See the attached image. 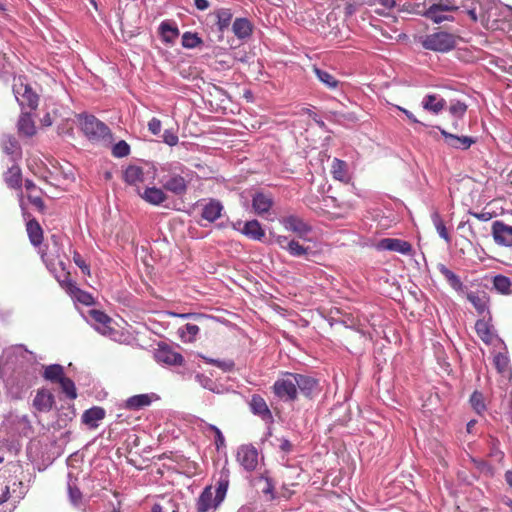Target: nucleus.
Here are the masks:
<instances>
[{
	"instance_id": "f257e3e1",
	"label": "nucleus",
	"mask_w": 512,
	"mask_h": 512,
	"mask_svg": "<svg viewBox=\"0 0 512 512\" xmlns=\"http://www.w3.org/2000/svg\"><path fill=\"white\" fill-rule=\"evenodd\" d=\"M318 390V381L308 375L285 372L274 382L272 391L274 395L284 401L297 400L298 394L311 398Z\"/></svg>"
},
{
	"instance_id": "f03ea898",
	"label": "nucleus",
	"mask_w": 512,
	"mask_h": 512,
	"mask_svg": "<svg viewBox=\"0 0 512 512\" xmlns=\"http://www.w3.org/2000/svg\"><path fill=\"white\" fill-rule=\"evenodd\" d=\"M164 170L166 173L163 174L159 180L163 189L176 196L185 195L193 179V172L183 166Z\"/></svg>"
},
{
	"instance_id": "7ed1b4c3",
	"label": "nucleus",
	"mask_w": 512,
	"mask_h": 512,
	"mask_svg": "<svg viewBox=\"0 0 512 512\" xmlns=\"http://www.w3.org/2000/svg\"><path fill=\"white\" fill-rule=\"evenodd\" d=\"M40 256L47 269L54 274L60 286L72 295L74 292L72 286L77 285L71 280L70 272L66 270L64 262L59 260L58 256L44 250H40Z\"/></svg>"
},
{
	"instance_id": "20e7f679",
	"label": "nucleus",
	"mask_w": 512,
	"mask_h": 512,
	"mask_svg": "<svg viewBox=\"0 0 512 512\" xmlns=\"http://www.w3.org/2000/svg\"><path fill=\"white\" fill-rule=\"evenodd\" d=\"M16 487L22 488V482L7 480L5 473L0 472V512H13L17 503L22 498V491H17Z\"/></svg>"
},
{
	"instance_id": "39448f33",
	"label": "nucleus",
	"mask_w": 512,
	"mask_h": 512,
	"mask_svg": "<svg viewBox=\"0 0 512 512\" xmlns=\"http://www.w3.org/2000/svg\"><path fill=\"white\" fill-rule=\"evenodd\" d=\"M459 40H461V38L458 35L445 31H437L422 38L421 44L423 48L427 50L446 53L453 50Z\"/></svg>"
},
{
	"instance_id": "423d86ee",
	"label": "nucleus",
	"mask_w": 512,
	"mask_h": 512,
	"mask_svg": "<svg viewBox=\"0 0 512 512\" xmlns=\"http://www.w3.org/2000/svg\"><path fill=\"white\" fill-rule=\"evenodd\" d=\"M80 127L85 136L94 142L110 141L112 138L109 127L94 115H81Z\"/></svg>"
},
{
	"instance_id": "0eeeda50",
	"label": "nucleus",
	"mask_w": 512,
	"mask_h": 512,
	"mask_svg": "<svg viewBox=\"0 0 512 512\" xmlns=\"http://www.w3.org/2000/svg\"><path fill=\"white\" fill-rule=\"evenodd\" d=\"M13 93L21 108L35 110L38 107L39 96L32 90L25 77L14 78Z\"/></svg>"
},
{
	"instance_id": "6e6552de",
	"label": "nucleus",
	"mask_w": 512,
	"mask_h": 512,
	"mask_svg": "<svg viewBox=\"0 0 512 512\" xmlns=\"http://www.w3.org/2000/svg\"><path fill=\"white\" fill-rule=\"evenodd\" d=\"M169 315L174 316V317H179L182 319L192 320L178 328L179 338L184 343H192L196 340V337L200 331L199 324H203V322L206 320V317L204 315L196 314V313L178 314V313H174V312H169Z\"/></svg>"
},
{
	"instance_id": "1a4fd4ad",
	"label": "nucleus",
	"mask_w": 512,
	"mask_h": 512,
	"mask_svg": "<svg viewBox=\"0 0 512 512\" xmlns=\"http://www.w3.org/2000/svg\"><path fill=\"white\" fill-rule=\"evenodd\" d=\"M491 235L497 246L512 248V225L496 220L491 224Z\"/></svg>"
},
{
	"instance_id": "9d476101",
	"label": "nucleus",
	"mask_w": 512,
	"mask_h": 512,
	"mask_svg": "<svg viewBox=\"0 0 512 512\" xmlns=\"http://www.w3.org/2000/svg\"><path fill=\"white\" fill-rule=\"evenodd\" d=\"M258 457V450L252 444L241 445L236 454L237 462L248 472H252L257 468Z\"/></svg>"
},
{
	"instance_id": "9b49d317",
	"label": "nucleus",
	"mask_w": 512,
	"mask_h": 512,
	"mask_svg": "<svg viewBox=\"0 0 512 512\" xmlns=\"http://www.w3.org/2000/svg\"><path fill=\"white\" fill-rule=\"evenodd\" d=\"M375 247L379 251H394L403 255H410L413 250L412 245L408 241L397 238H383Z\"/></svg>"
},
{
	"instance_id": "f8f14e48",
	"label": "nucleus",
	"mask_w": 512,
	"mask_h": 512,
	"mask_svg": "<svg viewBox=\"0 0 512 512\" xmlns=\"http://www.w3.org/2000/svg\"><path fill=\"white\" fill-rule=\"evenodd\" d=\"M458 9L455 5H449L444 3H437L431 5L426 12L424 13V16L428 19L432 20L435 23H441L443 21H452L453 17L445 15V12H451L456 11Z\"/></svg>"
},
{
	"instance_id": "ddd939ff",
	"label": "nucleus",
	"mask_w": 512,
	"mask_h": 512,
	"mask_svg": "<svg viewBox=\"0 0 512 512\" xmlns=\"http://www.w3.org/2000/svg\"><path fill=\"white\" fill-rule=\"evenodd\" d=\"M154 357L158 363L167 365H181L184 361L183 356L167 344H160Z\"/></svg>"
},
{
	"instance_id": "4468645a",
	"label": "nucleus",
	"mask_w": 512,
	"mask_h": 512,
	"mask_svg": "<svg viewBox=\"0 0 512 512\" xmlns=\"http://www.w3.org/2000/svg\"><path fill=\"white\" fill-rule=\"evenodd\" d=\"M89 316L94 321L95 329L102 335H111L114 332L112 318L101 310L91 309Z\"/></svg>"
},
{
	"instance_id": "2eb2a0df",
	"label": "nucleus",
	"mask_w": 512,
	"mask_h": 512,
	"mask_svg": "<svg viewBox=\"0 0 512 512\" xmlns=\"http://www.w3.org/2000/svg\"><path fill=\"white\" fill-rule=\"evenodd\" d=\"M273 205L274 200L271 194L256 192L252 197V208L254 213L258 216L263 217L265 214L269 213Z\"/></svg>"
},
{
	"instance_id": "dca6fc26",
	"label": "nucleus",
	"mask_w": 512,
	"mask_h": 512,
	"mask_svg": "<svg viewBox=\"0 0 512 512\" xmlns=\"http://www.w3.org/2000/svg\"><path fill=\"white\" fill-rule=\"evenodd\" d=\"M158 400L155 393L138 394L129 397L125 401V408L132 411H138L152 404L153 401Z\"/></svg>"
},
{
	"instance_id": "f3484780",
	"label": "nucleus",
	"mask_w": 512,
	"mask_h": 512,
	"mask_svg": "<svg viewBox=\"0 0 512 512\" xmlns=\"http://www.w3.org/2000/svg\"><path fill=\"white\" fill-rule=\"evenodd\" d=\"M468 105L460 100H451L448 106L449 114L454 118L452 127L459 131L462 128V121L467 112Z\"/></svg>"
},
{
	"instance_id": "a211bd4d",
	"label": "nucleus",
	"mask_w": 512,
	"mask_h": 512,
	"mask_svg": "<svg viewBox=\"0 0 512 512\" xmlns=\"http://www.w3.org/2000/svg\"><path fill=\"white\" fill-rule=\"evenodd\" d=\"M220 504L217 503V497H213L212 487L207 486L197 499L196 509L197 512H208L211 509H217Z\"/></svg>"
},
{
	"instance_id": "6ab92c4d",
	"label": "nucleus",
	"mask_w": 512,
	"mask_h": 512,
	"mask_svg": "<svg viewBox=\"0 0 512 512\" xmlns=\"http://www.w3.org/2000/svg\"><path fill=\"white\" fill-rule=\"evenodd\" d=\"M54 404V395L47 389L38 390L33 399V407L39 412H49Z\"/></svg>"
},
{
	"instance_id": "aec40b11",
	"label": "nucleus",
	"mask_w": 512,
	"mask_h": 512,
	"mask_svg": "<svg viewBox=\"0 0 512 512\" xmlns=\"http://www.w3.org/2000/svg\"><path fill=\"white\" fill-rule=\"evenodd\" d=\"M249 405H250L251 411L255 415L260 416L265 421H272V419H273L272 413H271L265 399L262 396H260L258 394L253 395L251 397Z\"/></svg>"
},
{
	"instance_id": "412c9836",
	"label": "nucleus",
	"mask_w": 512,
	"mask_h": 512,
	"mask_svg": "<svg viewBox=\"0 0 512 512\" xmlns=\"http://www.w3.org/2000/svg\"><path fill=\"white\" fill-rule=\"evenodd\" d=\"M281 223L283 224L285 229L295 232L299 236H303L311 230L309 225H307L302 218L295 215L284 217L281 220Z\"/></svg>"
},
{
	"instance_id": "4be33fe9",
	"label": "nucleus",
	"mask_w": 512,
	"mask_h": 512,
	"mask_svg": "<svg viewBox=\"0 0 512 512\" xmlns=\"http://www.w3.org/2000/svg\"><path fill=\"white\" fill-rule=\"evenodd\" d=\"M442 136L445 138L446 143L457 149L466 150L471 147L475 140L468 136H457L451 133H448L446 130L439 128Z\"/></svg>"
},
{
	"instance_id": "5701e85b",
	"label": "nucleus",
	"mask_w": 512,
	"mask_h": 512,
	"mask_svg": "<svg viewBox=\"0 0 512 512\" xmlns=\"http://www.w3.org/2000/svg\"><path fill=\"white\" fill-rule=\"evenodd\" d=\"M446 106V100L438 94H428L422 100L424 110L438 115Z\"/></svg>"
},
{
	"instance_id": "b1692460",
	"label": "nucleus",
	"mask_w": 512,
	"mask_h": 512,
	"mask_svg": "<svg viewBox=\"0 0 512 512\" xmlns=\"http://www.w3.org/2000/svg\"><path fill=\"white\" fill-rule=\"evenodd\" d=\"M223 210V206L220 203V201L215 199H210L209 202H207L201 212L202 219L212 223L216 221L218 218L221 217Z\"/></svg>"
},
{
	"instance_id": "393cba45",
	"label": "nucleus",
	"mask_w": 512,
	"mask_h": 512,
	"mask_svg": "<svg viewBox=\"0 0 512 512\" xmlns=\"http://www.w3.org/2000/svg\"><path fill=\"white\" fill-rule=\"evenodd\" d=\"M466 297L478 314L481 315L488 312L489 297L485 292H469Z\"/></svg>"
},
{
	"instance_id": "a878e982",
	"label": "nucleus",
	"mask_w": 512,
	"mask_h": 512,
	"mask_svg": "<svg viewBox=\"0 0 512 512\" xmlns=\"http://www.w3.org/2000/svg\"><path fill=\"white\" fill-rule=\"evenodd\" d=\"M4 181L11 189L20 190L22 187V172L17 164H13L4 173Z\"/></svg>"
},
{
	"instance_id": "bb28decb",
	"label": "nucleus",
	"mask_w": 512,
	"mask_h": 512,
	"mask_svg": "<svg viewBox=\"0 0 512 512\" xmlns=\"http://www.w3.org/2000/svg\"><path fill=\"white\" fill-rule=\"evenodd\" d=\"M141 197L148 203L159 206L167 201L168 195L164 192L163 187H148L145 189Z\"/></svg>"
},
{
	"instance_id": "cd10ccee",
	"label": "nucleus",
	"mask_w": 512,
	"mask_h": 512,
	"mask_svg": "<svg viewBox=\"0 0 512 512\" xmlns=\"http://www.w3.org/2000/svg\"><path fill=\"white\" fill-rule=\"evenodd\" d=\"M26 231L31 244L39 247L43 242V229L39 222L33 218L26 223Z\"/></svg>"
},
{
	"instance_id": "c85d7f7f",
	"label": "nucleus",
	"mask_w": 512,
	"mask_h": 512,
	"mask_svg": "<svg viewBox=\"0 0 512 512\" xmlns=\"http://www.w3.org/2000/svg\"><path fill=\"white\" fill-rule=\"evenodd\" d=\"M241 233L246 237L256 241H262L265 236V231L262 228L260 222L255 219L247 221L244 224Z\"/></svg>"
},
{
	"instance_id": "c756f323",
	"label": "nucleus",
	"mask_w": 512,
	"mask_h": 512,
	"mask_svg": "<svg viewBox=\"0 0 512 512\" xmlns=\"http://www.w3.org/2000/svg\"><path fill=\"white\" fill-rule=\"evenodd\" d=\"M123 178L129 185H138L145 181V174L142 167L129 165L123 173Z\"/></svg>"
},
{
	"instance_id": "7c9ffc66",
	"label": "nucleus",
	"mask_w": 512,
	"mask_h": 512,
	"mask_svg": "<svg viewBox=\"0 0 512 512\" xmlns=\"http://www.w3.org/2000/svg\"><path fill=\"white\" fill-rule=\"evenodd\" d=\"M1 147L6 154L12 156L13 161L21 158V147L15 137L4 136L1 140Z\"/></svg>"
},
{
	"instance_id": "2f4dec72",
	"label": "nucleus",
	"mask_w": 512,
	"mask_h": 512,
	"mask_svg": "<svg viewBox=\"0 0 512 512\" xmlns=\"http://www.w3.org/2000/svg\"><path fill=\"white\" fill-rule=\"evenodd\" d=\"M105 417V410L101 407L95 406L86 410L82 415V422L91 428L98 426V421Z\"/></svg>"
},
{
	"instance_id": "473e14b6",
	"label": "nucleus",
	"mask_w": 512,
	"mask_h": 512,
	"mask_svg": "<svg viewBox=\"0 0 512 512\" xmlns=\"http://www.w3.org/2000/svg\"><path fill=\"white\" fill-rule=\"evenodd\" d=\"M18 131L20 134L31 137L36 133V127L29 113H22L18 120Z\"/></svg>"
},
{
	"instance_id": "72a5a7b5",
	"label": "nucleus",
	"mask_w": 512,
	"mask_h": 512,
	"mask_svg": "<svg viewBox=\"0 0 512 512\" xmlns=\"http://www.w3.org/2000/svg\"><path fill=\"white\" fill-rule=\"evenodd\" d=\"M232 30L238 38L244 39L251 35L252 24L246 18H236L232 25Z\"/></svg>"
},
{
	"instance_id": "f704fd0d",
	"label": "nucleus",
	"mask_w": 512,
	"mask_h": 512,
	"mask_svg": "<svg viewBox=\"0 0 512 512\" xmlns=\"http://www.w3.org/2000/svg\"><path fill=\"white\" fill-rule=\"evenodd\" d=\"M229 471L223 469L220 472L219 479L216 483V497L217 503H222L225 499L228 487H229Z\"/></svg>"
},
{
	"instance_id": "c9c22d12",
	"label": "nucleus",
	"mask_w": 512,
	"mask_h": 512,
	"mask_svg": "<svg viewBox=\"0 0 512 512\" xmlns=\"http://www.w3.org/2000/svg\"><path fill=\"white\" fill-rule=\"evenodd\" d=\"M475 330L479 338L486 344H490L493 340L491 325L485 319H479L475 323Z\"/></svg>"
},
{
	"instance_id": "e433bc0d",
	"label": "nucleus",
	"mask_w": 512,
	"mask_h": 512,
	"mask_svg": "<svg viewBox=\"0 0 512 512\" xmlns=\"http://www.w3.org/2000/svg\"><path fill=\"white\" fill-rule=\"evenodd\" d=\"M440 272L449 283V285L457 292H463L465 286L463 285L460 277L456 275L453 271L442 265L440 267Z\"/></svg>"
},
{
	"instance_id": "4c0bfd02",
	"label": "nucleus",
	"mask_w": 512,
	"mask_h": 512,
	"mask_svg": "<svg viewBox=\"0 0 512 512\" xmlns=\"http://www.w3.org/2000/svg\"><path fill=\"white\" fill-rule=\"evenodd\" d=\"M493 287L494 289L503 295H510L512 294V282L510 278L504 275H496L494 276L493 280Z\"/></svg>"
},
{
	"instance_id": "58836bf2",
	"label": "nucleus",
	"mask_w": 512,
	"mask_h": 512,
	"mask_svg": "<svg viewBox=\"0 0 512 512\" xmlns=\"http://www.w3.org/2000/svg\"><path fill=\"white\" fill-rule=\"evenodd\" d=\"M43 377L54 383H59L64 377V368L59 364H52L45 368Z\"/></svg>"
},
{
	"instance_id": "ea45409f",
	"label": "nucleus",
	"mask_w": 512,
	"mask_h": 512,
	"mask_svg": "<svg viewBox=\"0 0 512 512\" xmlns=\"http://www.w3.org/2000/svg\"><path fill=\"white\" fill-rule=\"evenodd\" d=\"M331 173L334 179L342 182L347 181V164L343 160L334 158V160L332 161Z\"/></svg>"
},
{
	"instance_id": "a19ab883",
	"label": "nucleus",
	"mask_w": 512,
	"mask_h": 512,
	"mask_svg": "<svg viewBox=\"0 0 512 512\" xmlns=\"http://www.w3.org/2000/svg\"><path fill=\"white\" fill-rule=\"evenodd\" d=\"M67 489L70 502L76 507L80 506L82 504L83 494L77 486L76 479H69Z\"/></svg>"
},
{
	"instance_id": "79ce46f5",
	"label": "nucleus",
	"mask_w": 512,
	"mask_h": 512,
	"mask_svg": "<svg viewBox=\"0 0 512 512\" xmlns=\"http://www.w3.org/2000/svg\"><path fill=\"white\" fill-rule=\"evenodd\" d=\"M431 219H432L433 225H434L435 229L437 230L439 236L441 238H443L447 243H450L451 242L450 234L448 233L445 223H444L442 217L440 216L439 212L434 211L431 214Z\"/></svg>"
},
{
	"instance_id": "37998d69",
	"label": "nucleus",
	"mask_w": 512,
	"mask_h": 512,
	"mask_svg": "<svg viewBox=\"0 0 512 512\" xmlns=\"http://www.w3.org/2000/svg\"><path fill=\"white\" fill-rule=\"evenodd\" d=\"M314 73L318 80L322 82L327 88L336 89L338 87L339 81L329 72L315 67Z\"/></svg>"
},
{
	"instance_id": "c03bdc74",
	"label": "nucleus",
	"mask_w": 512,
	"mask_h": 512,
	"mask_svg": "<svg viewBox=\"0 0 512 512\" xmlns=\"http://www.w3.org/2000/svg\"><path fill=\"white\" fill-rule=\"evenodd\" d=\"M217 16V25L220 31H224L227 29L232 20V13L230 9H220L216 13Z\"/></svg>"
},
{
	"instance_id": "a18cd8bd",
	"label": "nucleus",
	"mask_w": 512,
	"mask_h": 512,
	"mask_svg": "<svg viewBox=\"0 0 512 512\" xmlns=\"http://www.w3.org/2000/svg\"><path fill=\"white\" fill-rule=\"evenodd\" d=\"M160 30L163 36L164 41L172 42L179 35V30L177 27L170 25L167 22H163L160 25Z\"/></svg>"
},
{
	"instance_id": "49530a36",
	"label": "nucleus",
	"mask_w": 512,
	"mask_h": 512,
	"mask_svg": "<svg viewBox=\"0 0 512 512\" xmlns=\"http://www.w3.org/2000/svg\"><path fill=\"white\" fill-rule=\"evenodd\" d=\"M59 384L63 393H65L69 399L73 400L77 397V390L72 379L65 376Z\"/></svg>"
},
{
	"instance_id": "de8ad7c7",
	"label": "nucleus",
	"mask_w": 512,
	"mask_h": 512,
	"mask_svg": "<svg viewBox=\"0 0 512 512\" xmlns=\"http://www.w3.org/2000/svg\"><path fill=\"white\" fill-rule=\"evenodd\" d=\"M470 404L478 414L486 409L483 394L478 391H474L471 395Z\"/></svg>"
},
{
	"instance_id": "09e8293b",
	"label": "nucleus",
	"mask_w": 512,
	"mask_h": 512,
	"mask_svg": "<svg viewBox=\"0 0 512 512\" xmlns=\"http://www.w3.org/2000/svg\"><path fill=\"white\" fill-rule=\"evenodd\" d=\"M130 154V146L124 140H120L112 147V155L116 158H123Z\"/></svg>"
},
{
	"instance_id": "8fccbe9b",
	"label": "nucleus",
	"mask_w": 512,
	"mask_h": 512,
	"mask_svg": "<svg viewBox=\"0 0 512 512\" xmlns=\"http://www.w3.org/2000/svg\"><path fill=\"white\" fill-rule=\"evenodd\" d=\"M201 43L202 40L196 33L185 32L182 36V45L185 48H195Z\"/></svg>"
},
{
	"instance_id": "3c124183",
	"label": "nucleus",
	"mask_w": 512,
	"mask_h": 512,
	"mask_svg": "<svg viewBox=\"0 0 512 512\" xmlns=\"http://www.w3.org/2000/svg\"><path fill=\"white\" fill-rule=\"evenodd\" d=\"M286 250L292 255V256H303L307 253V248L302 246L299 242L295 240H290V242H287Z\"/></svg>"
},
{
	"instance_id": "603ef678",
	"label": "nucleus",
	"mask_w": 512,
	"mask_h": 512,
	"mask_svg": "<svg viewBox=\"0 0 512 512\" xmlns=\"http://www.w3.org/2000/svg\"><path fill=\"white\" fill-rule=\"evenodd\" d=\"M72 287L74 288V292L71 296L76 298L79 302H81L84 305H91L93 303V297L90 293L81 290L77 286Z\"/></svg>"
},
{
	"instance_id": "864d4df0",
	"label": "nucleus",
	"mask_w": 512,
	"mask_h": 512,
	"mask_svg": "<svg viewBox=\"0 0 512 512\" xmlns=\"http://www.w3.org/2000/svg\"><path fill=\"white\" fill-rule=\"evenodd\" d=\"M493 362H494V365H495L496 369L498 370V372L504 373L508 370L509 359L503 353H497L494 356Z\"/></svg>"
},
{
	"instance_id": "5fc2aeb1",
	"label": "nucleus",
	"mask_w": 512,
	"mask_h": 512,
	"mask_svg": "<svg viewBox=\"0 0 512 512\" xmlns=\"http://www.w3.org/2000/svg\"><path fill=\"white\" fill-rule=\"evenodd\" d=\"M73 261L81 269L82 273L90 276V267L77 251L73 252Z\"/></svg>"
},
{
	"instance_id": "6e6d98bb",
	"label": "nucleus",
	"mask_w": 512,
	"mask_h": 512,
	"mask_svg": "<svg viewBox=\"0 0 512 512\" xmlns=\"http://www.w3.org/2000/svg\"><path fill=\"white\" fill-rule=\"evenodd\" d=\"M27 198L30 201V203L38 209L39 212H45L46 206L43 199L40 196H36L33 193H28Z\"/></svg>"
},
{
	"instance_id": "4d7b16f0",
	"label": "nucleus",
	"mask_w": 512,
	"mask_h": 512,
	"mask_svg": "<svg viewBox=\"0 0 512 512\" xmlns=\"http://www.w3.org/2000/svg\"><path fill=\"white\" fill-rule=\"evenodd\" d=\"M178 136L172 130H165L163 141L169 146H175L178 143Z\"/></svg>"
},
{
	"instance_id": "13d9d810",
	"label": "nucleus",
	"mask_w": 512,
	"mask_h": 512,
	"mask_svg": "<svg viewBox=\"0 0 512 512\" xmlns=\"http://www.w3.org/2000/svg\"><path fill=\"white\" fill-rule=\"evenodd\" d=\"M161 127H162V124L158 118L153 117L148 122V129L153 135H158L161 131Z\"/></svg>"
},
{
	"instance_id": "bf43d9fd",
	"label": "nucleus",
	"mask_w": 512,
	"mask_h": 512,
	"mask_svg": "<svg viewBox=\"0 0 512 512\" xmlns=\"http://www.w3.org/2000/svg\"><path fill=\"white\" fill-rule=\"evenodd\" d=\"M375 2L383 7L382 10H375V12L380 15L384 14L385 10H390L395 6V0H375Z\"/></svg>"
},
{
	"instance_id": "052dcab7",
	"label": "nucleus",
	"mask_w": 512,
	"mask_h": 512,
	"mask_svg": "<svg viewBox=\"0 0 512 512\" xmlns=\"http://www.w3.org/2000/svg\"><path fill=\"white\" fill-rule=\"evenodd\" d=\"M469 214L472 215L473 217H475L476 219L480 220V221H489L493 218V213L491 212H488V211H481V212H473V211H469Z\"/></svg>"
},
{
	"instance_id": "680f3d73",
	"label": "nucleus",
	"mask_w": 512,
	"mask_h": 512,
	"mask_svg": "<svg viewBox=\"0 0 512 512\" xmlns=\"http://www.w3.org/2000/svg\"><path fill=\"white\" fill-rule=\"evenodd\" d=\"M279 441V448L284 453H290L292 451L293 445L292 443L285 438L278 439Z\"/></svg>"
},
{
	"instance_id": "e2e57ef3",
	"label": "nucleus",
	"mask_w": 512,
	"mask_h": 512,
	"mask_svg": "<svg viewBox=\"0 0 512 512\" xmlns=\"http://www.w3.org/2000/svg\"><path fill=\"white\" fill-rule=\"evenodd\" d=\"M270 235L274 238L275 243H277L282 249H286L287 242H290L286 236L276 235L272 232Z\"/></svg>"
},
{
	"instance_id": "0e129e2a",
	"label": "nucleus",
	"mask_w": 512,
	"mask_h": 512,
	"mask_svg": "<svg viewBox=\"0 0 512 512\" xmlns=\"http://www.w3.org/2000/svg\"><path fill=\"white\" fill-rule=\"evenodd\" d=\"M212 429L214 430L215 436H216L215 444H216L217 448H219L220 446L224 445V442H225L224 436H223L222 432L217 427L213 426Z\"/></svg>"
},
{
	"instance_id": "69168bd1",
	"label": "nucleus",
	"mask_w": 512,
	"mask_h": 512,
	"mask_svg": "<svg viewBox=\"0 0 512 512\" xmlns=\"http://www.w3.org/2000/svg\"><path fill=\"white\" fill-rule=\"evenodd\" d=\"M397 108H398L400 111H402V112L406 115V117H407V118H408L412 123H419V121L417 120V118L414 116V114H413V113H411L410 111H408V110H406V109H404V108H402V107H399V106H397Z\"/></svg>"
},
{
	"instance_id": "338daca9",
	"label": "nucleus",
	"mask_w": 512,
	"mask_h": 512,
	"mask_svg": "<svg viewBox=\"0 0 512 512\" xmlns=\"http://www.w3.org/2000/svg\"><path fill=\"white\" fill-rule=\"evenodd\" d=\"M466 13L469 15V17L471 18L472 21L476 22L478 20V12H477V8L475 6L468 8L466 10Z\"/></svg>"
},
{
	"instance_id": "774afa93",
	"label": "nucleus",
	"mask_w": 512,
	"mask_h": 512,
	"mask_svg": "<svg viewBox=\"0 0 512 512\" xmlns=\"http://www.w3.org/2000/svg\"><path fill=\"white\" fill-rule=\"evenodd\" d=\"M195 6L198 10H206L209 7L208 0H195Z\"/></svg>"
}]
</instances>
